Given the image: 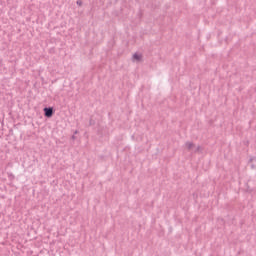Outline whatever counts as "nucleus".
<instances>
[{"mask_svg":"<svg viewBox=\"0 0 256 256\" xmlns=\"http://www.w3.org/2000/svg\"><path fill=\"white\" fill-rule=\"evenodd\" d=\"M53 113H54L53 107H45V108H44V115H45V117H47L48 119L51 118V117H53Z\"/></svg>","mask_w":256,"mask_h":256,"instance_id":"1","label":"nucleus"},{"mask_svg":"<svg viewBox=\"0 0 256 256\" xmlns=\"http://www.w3.org/2000/svg\"><path fill=\"white\" fill-rule=\"evenodd\" d=\"M185 145L188 151H192L193 147H195V144H193L192 142H186Z\"/></svg>","mask_w":256,"mask_h":256,"instance_id":"2","label":"nucleus"},{"mask_svg":"<svg viewBox=\"0 0 256 256\" xmlns=\"http://www.w3.org/2000/svg\"><path fill=\"white\" fill-rule=\"evenodd\" d=\"M133 59H135L136 61H141V55L135 53V54L133 55Z\"/></svg>","mask_w":256,"mask_h":256,"instance_id":"3","label":"nucleus"},{"mask_svg":"<svg viewBox=\"0 0 256 256\" xmlns=\"http://www.w3.org/2000/svg\"><path fill=\"white\" fill-rule=\"evenodd\" d=\"M201 151V146H197L196 149L194 150V153H199Z\"/></svg>","mask_w":256,"mask_h":256,"instance_id":"4","label":"nucleus"},{"mask_svg":"<svg viewBox=\"0 0 256 256\" xmlns=\"http://www.w3.org/2000/svg\"><path fill=\"white\" fill-rule=\"evenodd\" d=\"M76 3H77V5H79V7H81L83 5V2L81 0H78Z\"/></svg>","mask_w":256,"mask_h":256,"instance_id":"5","label":"nucleus"},{"mask_svg":"<svg viewBox=\"0 0 256 256\" xmlns=\"http://www.w3.org/2000/svg\"><path fill=\"white\" fill-rule=\"evenodd\" d=\"M74 133H75V135H77L79 133V131L76 130Z\"/></svg>","mask_w":256,"mask_h":256,"instance_id":"6","label":"nucleus"},{"mask_svg":"<svg viewBox=\"0 0 256 256\" xmlns=\"http://www.w3.org/2000/svg\"><path fill=\"white\" fill-rule=\"evenodd\" d=\"M72 139H75V135L72 136Z\"/></svg>","mask_w":256,"mask_h":256,"instance_id":"7","label":"nucleus"}]
</instances>
